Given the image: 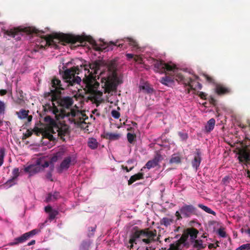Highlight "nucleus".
<instances>
[{"instance_id":"1","label":"nucleus","mask_w":250,"mask_h":250,"mask_svg":"<svg viewBox=\"0 0 250 250\" xmlns=\"http://www.w3.org/2000/svg\"><path fill=\"white\" fill-rule=\"evenodd\" d=\"M117 67L116 62L112 61L104 71L101 69L97 63L90 64L86 62L80 66L66 69L62 74L65 85L56 78L52 80L50 92L45 94V97H49L51 100L43 105L44 110L52 114L58 120L65 117L68 118L69 120L76 117H79L82 114L78 110L69 109L73 103L72 98L64 97L59 102L56 100V95L61 93V90L67 87H73L74 89L73 90L75 92L79 91L82 79L76 74L79 75L83 72L84 75L83 82L93 98L98 100L103 95V92L98 90L100 84L97 79L100 81L104 92L112 95V93L116 91L117 86L123 83V76L118 71Z\"/></svg>"},{"instance_id":"2","label":"nucleus","mask_w":250,"mask_h":250,"mask_svg":"<svg viewBox=\"0 0 250 250\" xmlns=\"http://www.w3.org/2000/svg\"><path fill=\"white\" fill-rule=\"evenodd\" d=\"M24 28H30L33 31L30 33H25L23 36L31 35L34 37L37 36L36 43L42 48H45L46 46H51L55 49L60 48V44L65 45V43H70L71 47L76 43H82L84 41L83 38L80 36H74L72 35L64 34L63 33H54L49 35H44V32L39 30L35 27H24Z\"/></svg>"},{"instance_id":"3","label":"nucleus","mask_w":250,"mask_h":250,"mask_svg":"<svg viewBox=\"0 0 250 250\" xmlns=\"http://www.w3.org/2000/svg\"><path fill=\"white\" fill-rule=\"evenodd\" d=\"M149 61L150 63L154 66L155 72L165 74V76L162 77L160 80V82L162 84L167 86H172L174 85L175 81H177L188 84L192 87L190 84L191 79L186 78V76L182 74L181 70L173 63H165L154 58H150Z\"/></svg>"},{"instance_id":"4","label":"nucleus","mask_w":250,"mask_h":250,"mask_svg":"<svg viewBox=\"0 0 250 250\" xmlns=\"http://www.w3.org/2000/svg\"><path fill=\"white\" fill-rule=\"evenodd\" d=\"M159 241V238L157 235L156 230H149L144 229L135 231L130 237L128 247L130 249L133 247V244H139L146 250H155Z\"/></svg>"},{"instance_id":"5","label":"nucleus","mask_w":250,"mask_h":250,"mask_svg":"<svg viewBox=\"0 0 250 250\" xmlns=\"http://www.w3.org/2000/svg\"><path fill=\"white\" fill-rule=\"evenodd\" d=\"M44 121L48 124V127L42 132L43 137L54 141L59 136L62 139L63 136L67 133L68 126L55 121L50 116H46Z\"/></svg>"},{"instance_id":"6","label":"nucleus","mask_w":250,"mask_h":250,"mask_svg":"<svg viewBox=\"0 0 250 250\" xmlns=\"http://www.w3.org/2000/svg\"><path fill=\"white\" fill-rule=\"evenodd\" d=\"M121 41H122L124 42L120 43L119 44H117V42L113 43L112 42H110V44H108V43L104 42H103L102 43H98L96 41L93 40H92L90 41V42L96 50L104 51L105 52L112 50V46L114 45L122 47L124 43H127L129 44L130 46H132L134 49L138 48L137 42H136V41H135L132 38H124V39H122Z\"/></svg>"},{"instance_id":"7","label":"nucleus","mask_w":250,"mask_h":250,"mask_svg":"<svg viewBox=\"0 0 250 250\" xmlns=\"http://www.w3.org/2000/svg\"><path fill=\"white\" fill-rule=\"evenodd\" d=\"M49 163L46 158L40 157L38 159L34 164L28 166L24 168V171L32 175L42 171L45 167H47Z\"/></svg>"},{"instance_id":"8","label":"nucleus","mask_w":250,"mask_h":250,"mask_svg":"<svg viewBox=\"0 0 250 250\" xmlns=\"http://www.w3.org/2000/svg\"><path fill=\"white\" fill-rule=\"evenodd\" d=\"M0 30L3 31L4 36L6 38L7 36L13 38L15 40H19L21 36H23L25 33H30L33 29L30 28H24V27H18L11 29L9 30H5L3 25L0 23Z\"/></svg>"},{"instance_id":"9","label":"nucleus","mask_w":250,"mask_h":250,"mask_svg":"<svg viewBox=\"0 0 250 250\" xmlns=\"http://www.w3.org/2000/svg\"><path fill=\"white\" fill-rule=\"evenodd\" d=\"M76 163V157L74 155H70L65 157L58 167V171L61 173L67 170L69 167Z\"/></svg>"},{"instance_id":"10","label":"nucleus","mask_w":250,"mask_h":250,"mask_svg":"<svg viewBox=\"0 0 250 250\" xmlns=\"http://www.w3.org/2000/svg\"><path fill=\"white\" fill-rule=\"evenodd\" d=\"M195 212V208L192 205H184L179 211H177L175 215L178 219L183 217H189Z\"/></svg>"},{"instance_id":"11","label":"nucleus","mask_w":250,"mask_h":250,"mask_svg":"<svg viewBox=\"0 0 250 250\" xmlns=\"http://www.w3.org/2000/svg\"><path fill=\"white\" fill-rule=\"evenodd\" d=\"M238 159L240 162L250 164V149H242L238 152Z\"/></svg>"},{"instance_id":"12","label":"nucleus","mask_w":250,"mask_h":250,"mask_svg":"<svg viewBox=\"0 0 250 250\" xmlns=\"http://www.w3.org/2000/svg\"><path fill=\"white\" fill-rule=\"evenodd\" d=\"M19 169L15 168L12 171V176L11 179L8 180L5 184V187L9 188L16 183L17 179L19 175Z\"/></svg>"},{"instance_id":"13","label":"nucleus","mask_w":250,"mask_h":250,"mask_svg":"<svg viewBox=\"0 0 250 250\" xmlns=\"http://www.w3.org/2000/svg\"><path fill=\"white\" fill-rule=\"evenodd\" d=\"M163 159V157L160 154L157 153L153 160L147 162L146 165V168L150 169L156 167Z\"/></svg>"},{"instance_id":"14","label":"nucleus","mask_w":250,"mask_h":250,"mask_svg":"<svg viewBox=\"0 0 250 250\" xmlns=\"http://www.w3.org/2000/svg\"><path fill=\"white\" fill-rule=\"evenodd\" d=\"M66 153V149L64 147H61L59 151L52 157L51 163H54L58 160L61 159Z\"/></svg>"},{"instance_id":"15","label":"nucleus","mask_w":250,"mask_h":250,"mask_svg":"<svg viewBox=\"0 0 250 250\" xmlns=\"http://www.w3.org/2000/svg\"><path fill=\"white\" fill-rule=\"evenodd\" d=\"M28 110L21 109L19 111L16 112V114L20 119H27V122H30L32 119V116L28 115Z\"/></svg>"},{"instance_id":"16","label":"nucleus","mask_w":250,"mask_h":250,"mask_svg":"<svg viewBox=\"0 0 250 250\" xmlns=\"http://www.w3.org/2000/svg\"><path fill=\"white\" fill-rule=\"evenodd\" d=\"M184 240L182 237L181 239L178 241H176L175 243L171 244L169 248L167 250H181L183 247Z\"/></svg>"},{"instance_id":"17","label":"nucleus","mask_w":250,"mask_h":250,"mask_svg":"<svg viewBox=\"0 0 250 250\" xmlns=\"http://www.w3.org/2000/svg\"><path fill=\"white\" fill-rule=\"evenodd\" d=\"M139 89L140 91L147 93H150L152 92V89L150 87L149 84L146 82L141 83L139 85Z\"/></svg>"},{"instance_id":"18","label":"nucleus","mask_w":250,"mask_h":250,"mask_svg":"<svg viewBox=\"0 0 250 250\" xmlns=\"http://www.w3.org/2000/svg\"><path fill=\"white\" fill-rule=\"evenodd\" d=\"M201 161L200 154L199 151H197L196 155L194 156V160L192 162V166L196 170H197L199 167Z\"/></svg>"},{"instance_id":"19","label":"nucleus","mask_w":250,"mask_h":250,"mask_svg":"<svg viewBox=\"0 0 250 250\" xmlns=\"http://www.w3.org/2000/svg\"><path fill=\"white\" fill-rule=\"evenodd\" d=\"M193 247L197 249L200 250L205 248L207 244L202 240L200 239H197L193 241Z\"/></svg>"},{"instance_id":"20","label":"nucleus","mask_w":250,"mask_h":250,"mask_svg":"<svg viewBox=\"0 0 250 250\" xmlns=\"http://www.w3.org/2000/svg\"><path fill=\"white\" fill-rule=\"evenodd\" d=\"M174 219L172 217H164L160 221L162 225H164L166 227L170 226L174 223Z\"/></svg>"},{"instance_id":"21","label":"nucleus","mask_w":250,"mask_h":250,"mask_svg":"<svg viewBox=\"0 0 250 250\" xmlns=\"http://www.w3.org/2000/svg\"><path fill=\"white\" fill-rule=\"evenodd\" d=\"M215 120L213 118H211L207 122L205 126V130L208 133L212 131L215 125Z\"/></svg>"},{"instance_id":"22","label":"nucleus","mask_w":250,"mask_h":250,"mask_svg":"<svg viewBox=\"0 0 250 250\" xmlns=\"http://www.w3.org/2000/svg\"><path fill=\"white\" fill-rule=\"evenodd\" d=\"M99 143L97 140L94 138H90L87 141V145L92 149H95L98 147Z\"/></svg>"},{"instance_id":"23","label":"nucleus","mask_w":250,"mask_h":250,"mask_svg":"<svg viewBox=\"0 0 250 250\" xmlns=\"http://www.w3.org/2000/svg\"><path fill=\"white\" fill-rule=\"evenodd\" d=\"M105 135L106 139L111 141L117 140L121 137V134L116 133L107 132Z\"/></svg>"},{"instance_id":"24","label":"nucleus","mask_w":250,"mask_h":250,"mask_svg":"<svg viewBox=\"0 0 250 250\" xmlns=\"http://www.w3.org/2000/svg\"><path fill=\"white\" fill-rule=\"evenodd\" d=\"M215 91L218 94L228 93L229 90L221 84H217L215 87Z\"/></svg>"},{"instance_id":"25","label":"nucleus","mask_w":250,"mask_h":250,"mask_svg":"<svg viewBox=\"0 0 250 250\" xmlns=\"http://www.w3.org/2000/svg\"><path fill=\"white\" fill-rule=\"evenodd\" d=\"M60 197V194L58 192H54L53 193H50L46 198L47 202L54 201Z\"/></svg>"},{"instance_id":"26","label":"nucleus","mask_w":250,"mask_h":250,"mask_svg":"<svg viewBox=\"0 0 250 250\" xmlns=\"http://www.w3.org/2000/svg\"><path fill=\"white\" fill-rule=\"evenodd\" d=\"M143 178V174L142 173H138L132 176L128 181V184L130 185L133 182L137 180L141 179Z\"/></svg>"},{"instance_id":"27","label":"nucleus","mask_w":250,"mask_h":250,"mask_svg":"<svg viewBox=\"0 0 250 250\" xmlns=\"http://www.w3.org/2000/svg\"><path fill=\"white\" fill-rule=\"evenodd\" d=\"M198 233V231L196 229H189L188 234L190 237V239L192 241L195 240Z\"/></svg>"},{"instance_id":"28","label":"nucleus","mask_w":250,"mask_h":250,"mask_svg":"<svg viewBox=\"0 0 250 250\" xmlns=\"http://www.w3.org/2000/svg\"><path fill=\"white\" fill-rule=\"evenodd\" d=\"M25 241V239L24 238L23 234L20 237H17L15 238L14 240V242H11L10 243V245H18L20 243H22Z\"/></svg>"},{"instance_id":"29","label":"nucleus","mask_w":250,"mask_h":250,"mask_svg":"<svg viewBox=\"0 0 250 250\" xmlns=\"http://www.w3.org/2000/svg\"><path fill=\"white\" fill-rule=\"evenodd\" d=\"M169 162L172 164H179L181 162V158L179 155L173 154L172 155Z\"/></svg>"},{"instance_id":"30","label":"nucleus","mask_w":250,"mask_h":250,"mask_svg":"<svg viewBox=\"0 0 250 250\" xmlns=\"http://www.w3.org/2000/svg\"><path fill=\"white\" fill-rule=\"evenodd\" d=\"M198 206L202 208L203 210H204L205 211L208 213L212 214L213 215H215V212L211 210L210 208H208L207 206H205L202 204H199Z\"/></svg>"},{"instance_id":"31","label":"nucleus","mask_w":250,"mask_h":250,"mask_svg":"<svg viewBox=\"0 0 250 250\" xmlns=\"http://www.w3.org/2000/svg\"><path fill=\"white\" fill-rule=\"evenodd\" d=\"M91 243L89 240L87 241H83L81 245V250H88L91 245Z\"/></svg>"},{"instance_id":"32","label":"nucleus","mask_w":250,"mask_h":250,"mask_svg":"<svg viewBox=\"0 0 250 250\" xmlns=\"http://www.w3.org/2000/svg\"><path fill=\"white\" fill-rule=\"evenodd\" d=\"M5 156V149L3 148L0 149V167H1L3 163V159Z\"/></svg>"},{"instance_id":"33","label":"nucleus","mask_w":250,"mask_h":250,"mask_svg":"<svg viewBox=\"0 0 250 250\" xmlns=\"http://www.w3.org/2000/svg\"><path fill=\"white\" fill-rule=\"evenodd\" d=\"M236 250H250V243L243 244L238 247Z\"/></svg>"},{"instance_id":"34","label":"nucleus","mask_w":250,"mask_h":250,"mask_svg":"<svg viewBox=\"0 0 250 250\" xmlns=\"http://www.w3.org/2000/svg\"><path fill=\"white\" fill-rule=\"evenodd\" d=\"M111 115L115 119H119L120 116V113L116 110H113L111 111Z\"/></svg>"},{"instance_id":"35","label":"nucleus","mask_w":250,"mask_h":250,"mask_svg":"<svg viewBox=\"0 0 250 250\" xmlns=\"http://www.w3.org/2000/svg\"><path fill=\"white\" fill-rule=\"evenodd\" d=\"M49 213V219L50 220L54 219L56 216L58 214V211L56 210H53L52 211H50Z\"/></svg>"},{"instance_id":"36","label":"nucleus","mask_w":250,"mask_h":250,"mask_svg":"<svg viewBox=\"0 0 250 250\" xmlns=\"http://www.w3.org/2000/svg\"><path fill=\"white\" fill-rule=\"evenodd\" d=\"M218 234L222 237L225 238L226 237V232L224 231L223 229H219L218 231Z\"/></svg>"},{"instance_id":"37","label":"nucleus","mask_w":250,"mask_h":250,"mask_svg":"<svg viewBox=\"0 0 250 250\" xmlns=\"http://www.w3.org/2000/svg\"><path fill=\"white\" fill-rule=\"evenodd\" d=\"M5 110V104L4 102L0 101V114L4 113Z\"/></svg>"},{"instance_id":"38","label":"nucleus","mask_w":250,"mask_h":250,"mask_svg":"<svg viewBox=\"0 0 250 250\" xmlns=\"http://www.w3.org/2000/svg\"><path fill=\"white\" fill-rule=\"evenodd\" d=\"M39 232H40V229H34L28 232V233H29L30 236L32 237V236L37 234Z\"/></svg>"},{"instance_id":"39","label":"nucleus","mask_w":250,"mask_h":250,"mask_svg":"<svg viewBox=\"0 0 250 250\" xmlns=\"http://www.w3.org/2000/svg\"><path fill=\"white\" fill-rule=\"evenodd\" d=\"M127 137L128 142L130 143H132L134 140V136L132 134L128 133L127 134Z\"/></svg>"},{"instance_id":"40","label":"nucleus","mask_w":250,"mask_h":250,"mask_svg":"<svg viewBox=\"0 0 250 250\" xmlns=\"http://www.w3.org/2000/svg\"><path fill=\"white\" fill-rule=\"evenodd\" d=\"M134 61L137 62H138V63H142V59L141 58V57L139 56H136L134 58Z\"/></svg>"},{"instance_id":"41","label":"nucleus","mask_w":250,"mask_h":250,"mask_svg":"<svg viewBox=\"0 0 250 250\" xmlns=\"http://www.w3.org/2000/svg\"><path fill=\"white\" fill-rule=\"evenodd\" d=\"M179 135L183 140H185L187 138V134L182 132H179Z\"/></svg>"},{"instance_id":"42","label":"nucleus","mask_w":250,"mask_h":250,"mask_svg":"<svg viewBox=\"0 0 250 250\" xmlns=\"http://www.w3.org/2000/svg\"><path fill=\"white\" fill-rule=\"evenodd\" d=\"M44 210L45 212L48 213H50V211H52L53 210L52 208L49 206L45 207L44 208Z\"/></svg>"},{"instance_id":"43","label":"nucleus","mask_w":250,"mask_h":250,"mask_svg":"<svg viewBox=\"0 0 250 250\" xmlns=\"http://www.w3.org/2000/svg\"><path fill=\"white\" fill-rule=\"evenodd\" d=\"M24 238L25 239V241L28 240L30 237H31L29 233L28 232L25 233L23 234Z\"/></svg>"},{"instance_id":"44","label":"nucleus","mask_w":250,"mask_h":250,"mask_svg":"<svg viewBox=\"0 0 250 250\" xmlns=\"http://www.w3.org/2000/svg\"><path fill=\"white\" fill-rule=\"evenodd\" d=\"M229 179V177H228V176L225 177L222 180V182H223V184L227 185L229 182H228Z\"/></svg>"},{"instance_id":"45","label":"nucleus","mask_w":250,"mask_h":250,"mask_svg":"<svg viewBox=\"0 0 250 250\" xmlns=\"http://www.w3.org/2000/svg\"><path fill=\"white\" fill-rule=\"evenodd\" d=\"M204 77L205 78V79H207V80L209 82H212V78L208 76L207 74H204Z\"/></svg>"},{"instance_id":"46","label":"nucleus","mask_w":250,"mask_h":250,"mask_svg":"<svg viewBox=\"0 0 250 250\" xmlns=\"http://www.w3.org/2000/svg\"><path fill=\"white\" fill-rule=\"evenodd\" d=\"M126 56L128 59H131L133 58L134 55L132 54L127 53L126 54Z\"/></svg>"},{"instance_id":"47","label":"nucleus","mask_w":250,"mask_h":250,"mask_svg":"<svg viewBox=\"0 0 250 250\" xmlns=\"http://www.w3.org/2000/svg\"><path fill=\"white\" fill-rule=\"evenodd\" d=\"M7 93V91L6 90L1 89L0 90V95L3 96Z\"/></svg>"},{"instance_id":"48","label":"nucleus","mask_w":250,"mask_h":250,"mask_svg":"<svg viewBox=\"0 0 250 250\" xmlns=\"http://www.w3.org/2000/svg\"><path fill=\"white\" fill-rule=\"evenodd\" d=\"M35 244V240H32L28 243V246H31Z\"/></svg>"},{"instance_id":"49","label":"nucleus","mask_w":250,"mask_h":250,"mask_svg":"<svg viewBox=\"0 0 250 250\" xmlns=\"http://www.w3.org/2000/svg\"><path fill=\"white\" fill-rule=\"evenodd\" d=\"M47 178L48 179H50L51 180H52L51 178V174L50 172L47 173Z\"/></svg>"},{"instance_id":"50","label":"nucleus","mask_w":250,"mask_h":250,"mask_svg":"<svg viewBox=\"0 0 250 250\" xmlns=\"http://www.w3.org/2000/svg\"><path fill=\"white\" fill-rule=\"evenodd\" d=\"M133 167H130L129 169H128L127 167H125L124 168L126 170L127 172H129V171L132 169Z\"/></svg>"},{"instance_id":"51","label":"nucleus","mask_w":250,"mask_h":250,"mask_svg":"<svg viewBox=\"0 0 250 250\" xmlns=\"http://www.w3.org/2000/svg\"><path fill=\"white\" fill-rule=\"evenodd\" d=\"M133 162V160H128L127 161L128 164H131V163H132Z\"/></svg>"},{"instance_id":"52","label":"nucleus","mask_w":250,"mask_h":250,"mask_svg":"<svg viewBox=\"0 0 250 250\" xmlns=\"http://www.w3.org/2000/svg\"><path fill=\"white\" fill-rule=\"evenodd\" d=\"M247 233L249 234V235L250 236V229H248L247 230Z\"/></svg>"},{"instance_id":"53","label":"nucleus","mask_w":250,"mask_h":250,"mask_svg":"<svg viewBox=\"0 0 250 250\" xmlns=\"http://www.w3.org/2000/svg\"><path fill=\"white\" fill-rule=\"evenodd\" d=\"M107 101L108 102H110L111 103H113V101H111L109 100V98H107Z\"/></svg>"},{"instance_id":"54","label":"nucleus","mask_w":250,"mask_h":250,"mask_svg":"<svg viewBox=\"0 0 250 250\" xmlns=\"http://www.w3.org/2000/svg\"><path fill=\"white\" fill-rule=\"evenodd\" d=\"M247 175H248V177L250 178V172L249 171H248Z\"/></svg>"},{"instance_id":"55","label":"nucleus","mask_w":250,"mask_h":250,"mask_svg":"<svg viewBox=\"0 0 250 250\" xmlns=\"http://www.w3.org/2000/svg\"><path fill=\"white\" fill-rule=\"evenodd\" d=\"M169 239H169V238H166V239H165V241H166V242H167V241H168Z\"/></svg>"},{"instance_id":"56","label":"nucleus","mask_w":250,"mask_h":250,"mask_svg":"<svg viewBox=\"0 0 250 250\" xmlns=\"http://www.w3.org/2000/svg\"><path fill=\"white\" fill-rule=\"evenodd\" d=\"M2 121L0 120V126L2 125Z\"/></svg>"},{"instance_id":"57","label":"nucleus","mask_w":250,"mask_h":250,"mask_svg":"<svg viewBox=\"0 0 250 250\" xmlns=\"http://www.w3.org/2000/svg\"><path fill=\"white\" fill-rule=\"evenodd\" d=\"M92 231H94L95 230V228H92V230H91Z\"/></svg>"}]
</instances>
